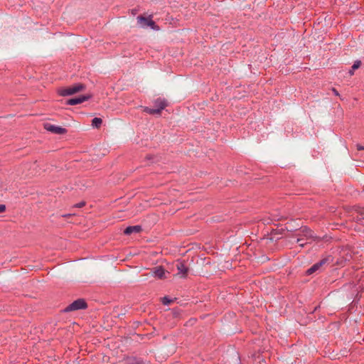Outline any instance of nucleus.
I'll use <instances>...</instances> for the list:
<instances>
[{"instance_id":"f257e3e1","label":"nucleus","mask_w":364,"mask_h":364,"mask_svg":"<svg viewBox=\"0 0 364 364\" xmlns=\"http://www.w3.org/2000/svg\"><path fill=\"white\" fill-rule=\"evenodd\" d=\"M136 21L137 25L140 28H146L147 27H150L153 30H159V28L156 25L155 22L152 21L151 16H149V17L139 16L136 18Z\"/></svg>"},{"instance_id":"f03ea898","label":"nucleus","mask_w":364,"mask_h":364,"mask_svg":"<svg viewBox=\"0 0 364 364\" xmlns=\"http://www.w3.org/2000/svg\"><path fill=\"white\" fill-rule=\"evenodd\" d=\"M85 90V85L77 83L70 87L62 88L59 90V93L62 96L72 95Z\"/></svg>"},{"instance_id":"7ed1b4c3","label":"nucleus","mask_w":364,"mask_h":364,"mask_svg":"<svg viewBox=\"0 0 364 364\" xmlns=\"http://www.w3.org/2000/svg\"><path fill=\"white\" fill-rule=\"evenodd\" d=\"M298 238H297V243L299 244L301 247H304V244L301 243V242L304 240H311L314 236L312 235L311 230L308 229L307 228L304 227L303 228L299 233L297 234Z\"/></svg>"},{"instance_id":"20e7f679","label":"nucleus","mask_w":364,"mask_h":364,"mask_svg":"<svg viewBox=\"0 0 364 364\" xmlns=\"http://www.w3.org/2000/svg\"><path fill=\"white\" fill-rule=\"evenodd\" d=\"M156 103H159V108H149L147 107H143V111L150 114L159 115L161 112L166 107V103L164 100L158 99L156 100Z\"/></svg>"},{"instance_id":"39448f33","label":"nucleus","mask_w":364,"mask_h":364,"mask_svg":"<svg viewBox=\"0 0 364 364\" xmlns=\"http://www.w3.org/2000/svg\"><path fill=\"white\" fill-rule=\"evenodd\" d=\"M168 273L162 267L159 266L153 268L151 272L146 276L155 277L158 279H162L166 277V274Z\"/></svg>"},{"instance_id":"423d86ee","label":"nucleus","mask_w":364,"mask_h":364,"mask_svg":"<svg viewBox=\"0 0 364 364\" xmlns=\"http://www.w3.org/2000/svg\"><path fill=\"white\" fill-rule=\"evenodd\" d=\"M87 307V304L83 299H77L70 304L66 309V311H76L79 309H83Z\"/></svg>"},{"instance_id":"0eeeda50","label":"nucleus","mask_w":364,"mask_h":364,"mask_svg":"<svg viewBox=\"0 0 364 364\" xmlns=\"http://www.w3.org/2000/svg\"><path fill=\"white\" fill-rule=\"evenodd\" d=\"M44 128L47 131H48L50 132H52L53 134H65L67 132L66 129L63 128V127H59V126L51 124L50 123L44 124Z\"/></svg>"},{"instance_id":"6e6552de","label":"nucleus","mask_w":364,"mask_h":364,"mask_svg":"<svg viewBox=\"0 0 364 364\" xmlns=\"http://www.w3.org/2000/svg\"><path fill=\"white\" fill-rule=\"evenodd\" d=\"M178 273L176 274L181 277H186L188 272V268L185 265L183 262H177L176 264Z\"/></svg>"},{"instance_id":"1a4fd4ad","label":"nucleus","mask_w":364,"mask_h":364,"mask_svg":"<svg viewBox=\"0 0 364 364\" xmlns=\"http://www.w3.org/2000/svg\"><path fill=\"white\" fill-rule=\"evenodd\" d=\"M328 258H324L321 259L320 262L314 264L312 267L307 269L306 274L309 275L319 270L323 265L328 262Z\"/></svg>"},{"instance_id":"9d476101","label":"nucleus","mask_w":364,"mask_h":364,"mask_svg":"<svg viewBox=\"0 0 364 364\" xmlns=\"http://www.w3.org/2000/svg\"><path fill=\"white\" fill-rule=\"evenodd\" d=\"M90 98V95H82L77 97H73L67 101V104L70 105H75L80 104Z\"/></svg>"},{"instance_id":"9b49d317","label":"nucleus","mask_w":364,"mask_h":364,"mask_svg":"<svg viewBox=\"0 0 364 364\" xmlns=\"http://www.w3.org/2000/svg\"><path fill=\"white\" fill-rule=\"evenodd\" d=\"M141 230V227L140 225L129 226L124 230V233L131 235L133 232H139Z\"/></svg>"},{"instance_id":"f8f14e48","label":"nucleus","mask_w":364,"mask_h":364,"mask_svg":"<svg viewBox=\"0 0 364 364\" xmlns=\"http://www.w3.org/2000/svg\"><path fill=\"white\" fill-rule=\"evenodd\" d=\"M361 65V62L360 60H356L354 62L351 70H349L350 75H353L354 74V70L359 68Z\"/></svg>"},{"instance_id":"ddd939ff","label":"nucleus","mask_w":364,"mask_h":364,"mask_svg":"<svg viewBox=\"0 0 364 364\" xmlns=\"http://www.w3.org/2000/svg\"><path fill=\"white\" fill-rule=\"evenodd\" d=\"M102 123L101 118L95 117L92 120V125L94 127L99 128Z\"/></svg>"},{"instance_id":"4468645a","label":"nucleus","mask_w":364,"mask_h":364,"mask_svg":"<svg viewBox=\"0 0 364 364\" xmlns=\"http://www.w3.org/2000/svg\"><path fill=\"white\" fill-rule=\"evenodd\" d=\"M128 364H145L144 362L139 358H134L129 361Z\"/></svg>"},{"instance_id":"2eb2a0df","label":"nucleus","mask_w":364,"mask_h":364,"mask_svg":"<svg viewBox=\"0 0 364 364\" xmlns=\"http://www.w3.org/2000/svg\"><path fill=\"white\" fill-rule=\"evenodd\" d=\"M173 301L170 299H168V297L165 296L164 298H162V302L165 305H168L170 304Z\"/></svg>"},{"instance_id":"dca6fc26","label":"nucleus","mask_w":364,"mask_h":364,"mask_svg":"<svg viewBox=\"0 0 364 364\" xmlns=\"http://www.w3.org/2000/svg\"><path fill=\"white\" fill-rule=\"evenodd\" d=\"M6 210V206L4 205H0V213L4 212Z\"/></svg>"},{"instance_id":"f3484780","label":"nucleus","mask_w":364,"mask_h":364,"mask_svg":"<svg viewBox=\"0 0 364 364\" xmlns=\"http://www.w3.org/2000/svg\"><path fill=\"white\" fill-rule=\"evenodd\" d=\"M85 205V203L84 202H81V203H77L76 205H75V207H77V208H81L82 206Z\"/></svg>"},{"instance_id":"a211bd4d","label":"nucleus","mask_w":364,"mask_h":364,"mask_svg":"<svg viewBox=\"0 0 364 364\" xmlns=\"http://www.w3.org/2000/svg\"><path fill=\"white\" fill-rule=\"evenodd\" d=\"M357 149L358 150H364V146L358 144L357 145Z\"/></svg>"},{"instance_id":"6ab92c4d","label":"nucleus","mask_w":364,"mask_h":364,"mask_svg":"<svg viewBox=\"0 0 364 364\" xmlns=\"http://www.w3.org/2000/svg\"><path fill=\"white\" fill-rule=\"evenodd\" d=\"M155 104V108H159V103H156V102H154Z\"/></svg>"},{"instance_id":"aec40b11","label":"nucleus","mask_w":364,"mask_h":364,"mask_svg":"<svg viewBox=\"0 0 364 364\" xmlns=\"http://www.w3.org/2000/svg\"><path fill=\"white\" fill-rule=\"evenodd\" d=\"M333 92H334V94H336V95H338V92L335 89H333Z\"/></svg>"}]
</instances>
